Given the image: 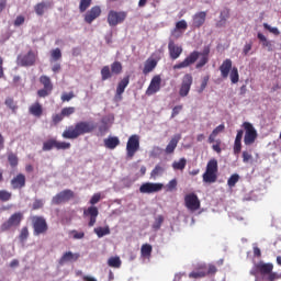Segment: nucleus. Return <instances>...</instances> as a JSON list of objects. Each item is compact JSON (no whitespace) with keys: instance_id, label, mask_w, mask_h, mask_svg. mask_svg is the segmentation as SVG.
<instances>
[{"instance_id":"nucleus-39","label":"nucleus","mask_w":281,"mask_h":281,"mask_svg":"<svg viewBox=\"0 0 281 281\" xmlns=\"http://www.w3.org/2000/svg\"><path fill=\"white\" fill-rule=\"evenodd\" d=\"M12 200V192L8 191V190H0V201H2V203H8V201Z\"/></svg>"},{"instance_id":"nucleus-31","label":"nucleus","mask_w":281,"mask_h":281,"mask_svg":"<svg viewBox=\"0 0 281 281\" xmlns=\"http://www.w3.org/2000/svg\"><path fill=\"white\" fill-rule=\"evenodd\" d=\"M151 254H153V246L150 244H144L140 247V256L143 258H150Z\"/></svg>"},{"instance_id":"nucleus-2","label":"nucleus","mask_w":281,"mask_h":281,"mask_svg":"<svg viewBox=\"0 0 281 281\" xmlns=\"http://www.w3.org/2000/svg\"><path fill=\"white\" fill-rule=\"evenodd\" d=\"M250 276H261L262 280L266 281H276L281 278L278 272H273V263H266L265 261L255 263L250 270Z\"/></svg>"},{"instance_id":"nucleus-8","label":"nucleus","mask_w":281,"mask_h":281,"mask_svg":"<svg viewBox=\"0 0 281 281\" xmlns=\"http://www.w3.org/2000/svg\"><path fill=\"white\" fill-rule=\"evenodd\" d=\"M23 221V213L22 212H15L13 213L7 222H4L0 229L1 232H10L12 227H19L21 225V222Z\"/></svg>"},{"instance_id":"nucleus-20","label":"nucleus","mask_w":281,"mask_h":281,"mask_svg":"<svg viewBox=\"0 0 281 281\" xmlns=\"http://www.w3.org/2000/svg\"><path fill=\"white\" fill-rule=\"evenodd\" d=\"M69 199H71V190H64L53 196L52 205H60L63 203H67Z\"/></svg>"},{"instance_id":"nucleus-26","label":"nucleus","mask_w":281,"mask_h":281,"mask_svg":"<svg viewBox=\"0 0 281 281\" xmlns=\"http://www.w3.org/2000/svg\"><path fill=\"white\" fill-rule=\"evenodd\" d=\"M181 139V135H176L173 136L170 142L168 143L165 153L167 155H172V153H175V150L177 149V146L179 144V140Z\"/></svg>"},{"instance_id":"nucleus-34","label":"nucleus","mask_w":281,"mask_h":281,"mask_svg":"<svg viewBox=\"0 0 281 281\" xmlns=\"http://www.w3.org/2000/svg\"><path fill=\"white\" fill-rule=\"evenodd\" d=\"M108 266L113 269H120L122 267V260L120 257H110L108 260Z\"/></svg>"},{"instance_id":"nucleus-55","label":"nucleus","mask_w":281,"mask_h":281,"mask_svg":"<svg viewBox=\"0 0 281 281\" xmlns=\"http://www.w3.org/2000/svg\"><path fill=\"white\" fill-rule=\"evenodd\" d=\"M4 104L9 106L12 111H15L16 109V103H14V99L12 98H7Z\"/></svg>"},{"instance_id":"nucleus-42","label":"nucleus","mask_w":281,"mask_h":281,"mask_svg":"<svg viewBox=\"0 0 281 281\" xmlns=\"http://www.w3.org/2000/svg\"><path fill=\"white\" fill-rule=\"evenodd\" d=\"M205 276H207V272L205 270H198L189 273V278H193L194 280L199 278H205Z\"/></svg>"},{"instance_id":"nucleus-21","label":"nucleus","mask_w":281,"mask_h":281,"mask_svg":"<svg viewBox=\"0 0 281 281\" xmlns=\"http://www.w3.org/2000/svg\"><path fill=\"white\" fill-rule=\"evenodd\" d=\"M168 52L171 60H177L183 54V47L177 45L172 40H169Z\"/></svg>"},{"instance_id":"nucleus-22","label":"nucleus","mask_w":281,"mask_h":281,"mask_svg":"<svg viewBox=\"0 0 281 281\" xmlns=\"http://www.w3.org/2000/svg\"><path fill=\"white\" fill-rule=\"evenodd\" d=\"M98 214H100V211H98V206H89L87 210L83 211V216H89L90 221L88 223L89 227H93L98 221Z\"/></svg>"},{"instance_id":"nucleus-16","label":"nucleus","mask_w":281,"mask_h":281,"mask_svg":"<svg viewBox=\"0 0 281 281\" xmlns=\"http://www.w3.org/2000/svg\"><path fill=\"white\" fill-rule=\"evenodd\" d=\"M18 65L21 67H32L36 65V54L33 50H29L25 55L18 56Z\"/></svg>"},{"instance_id":"nucleus-4","label":"nucleus","mask_w":281,"mask_h":281,"mask_svg":"<svg viewBox=\"0 0 281 281\" xmlns=\"http://www.w3.org/2000/svg\"><path fill=\"white\" fill-rule=\"evenodd\" d=\"M123 66L121 61H113L111 66H103L101 69V80L104 82L113 78V76H120L123 71Z\"/></svg>"},{"instance_id":"nucleus-61","label":"nucleus","mask_w":281,"mask_h":281,"mask_svg":"<svg viewBox=\"0 0 281 281\" xmlns=\"http://www.w3.org/2000/svg\"><path fill=\"white\" fill-rule=\"evenodd\" d=\"M72 238L77 240L85 238V232L72 231Z\"/></svg>"},{"instance_id":"nucleus-12","label":"nucleus","mask_w":281,"mask_h":281,"mask_svg":"<svg viewBox=\"0 0 281 281\" xmlns=\"http://www.w3.org/2000/svg\"><path fill=\"white\" fill-rule=\"evenodd\" d=\"M40 82L44 88L37 91V95L38 98H47V95L54 91V83H52V79L45 75L40 77Z\"/></svg>"},{"instance_id":"nucleus-53","label":"nucleus","mask_w":281,"mask_h":281,"mask_svg":"<svg viewBox=\"0 0 281 281\" xmlns=\"http://www.w3.org/2000/svg\"><path fill=\"white\" fill-rule=\"evenodd\" d=\"M23 23H25V16L23 15H18L13 22V25L15 27H21V25H23Z\"/></svg>"},{"instance_id":"nucleus-56","label":"nucleus","mask_w":281,"mask_h":281,"mask_svg":"<svg viewBox=\"0 0 281 281\" xmlns=\"http://www.w3.org/2000/svg\"><path fill=\"white\" fill-rule=\"evenodd\" d=\"M71 260V251L66 252L60 259L59 265H65V262H69Z\"/></svg>"},{"instance_id":"nucleus-3","label":"nucleus","mask_w":281,"mask_h":281,"mask_svg":"<svg viewBox=\"0 0 281 281\" xmlns=\"http://www.w3.org/2000/svg\"><path fill=\"white\" fill-rule=\"evenodd\" d=\"M202 179L204 183H216V179H218V160L214 158L209 160Z\"/></svg>"},{"instance_id":"nucleus-43","label":"nucleus","mask_w":281,"mask_h":281,"mask_svg":"<svg viewBox=\"0 0 281 281\" xmlns=\"http://www.w3.org/2000/svg\"><path fill=\"white\" fill-rule=\"evenodd\" d=\"M161 225H164V217L162 215H158L153 224V229H155V232H158V229H161Z\"/></svg>"},{"instance_id":"nucleus-13","label":"nucleus","mask_w":281,"mask_h":281,"mask_svg":"<svg viewBox=\"0 0 281 281\" xmlns=\"http://www.w3.org/2000/svg\"><path fill=\"white\" fill-rule=\"evenodd\" d=\"M137 150H139V136L132 135L126 144V159H133Z\"/></svg>"},{"instance_id":"nucleus-47","label":"nucleus","mask_w":281,"mask_h":281,"mask_svg":"<svg viewBox=\"0 0 281 281\" xmlns=\"http://www.w3.org/2000/svg\"><path fill=\"white\" fill-rule=\"evenodd\" d=\"M243 157V162L244 164H249V161H251V159H254V156L251 155V151L248 150H244L241 154Z\"/></svg>"},{"instance_id":"nucleus-17","label":"nucleus","mask_w":281,"mask_h":281,"mask_svg":"<svg viewBox=\"0 0 281 281\" xmlns=\"http://www.w3.org/2000/svg\"><path fill=\"white\" fill-rule=\"evenodd\" d=\"M164 190L162 183L145 182L139 187L140 194H153L155 192H161Z\"/></svg>"},{"instance_id":"nucleus-33","label":"nucleus","mask_w":281,"mask_h":281,"mask_svg":"<svg viewBox=\"0 0 281 281\" xmlns=\"http://www.w3.org/2000/svg\"><path fill=\"white\" fill-rule=\"evenodd\" d=\"M94 234H97L98 238H103V236H109V234H111V228H109V226H100L94 228Z\"/></svg>"},{"instance_id":"nucleus-50","label":"nucleus","mask_w":281,"mask_h":281,"mask_svg":"<svg viewBox=\"0 0 281 281\" xmlns=\"http://www.w3.org/2000/svg\"><path fill=\"white\" fill-rule=\"evenodd\" d=\"M240 150H243V142L235 140L233 146L234 155H240Z\"/></svg>"},{"instance_id":"nucleus-6","label":"nucleus","mask_w":281,"mask_h":281,"mask_svg":"<svg viewBox=\"0 0 281 281\" xmlns=\"http://www.w3.org/2000/svg\"><path fill=\"white\" fill-rule=\"evenodd\" d=\"M241 126L245 131V135H244L245 146H254V144H256V139H258V131H256V127H254V124L249 122H244Z\"/></svg>"},{"instance_id":"nucleus-37","label":"nucleus","mask_w":281,"mask_h":281,"mask_svg":"<svg viewBox=\"0 0 281 281\" xmlns=\"http://www.w3.org/2000/svg\"><path fill=\"white\" fill-rule=\"evenodd\" d=\"M8 161L11 166V168H16L19 166V156L14 153H9L8 154Z\"/></svg>"},{"instance_id":"nucleus-11","label":"nucleus","mask_w":281,"mask_h":281,"mask_svg":"<svg viewBox=\"0 0 281 281\" xmlns=\"http://www.w3.org/2000/svg\"><path fill=\"white\" fill-rule=\"evenodd\" d=\"M194 82V78L191 74H186L182 77L179 95L180 98H188L190 95V90L192 89V83Z\"/></svg>"},{"instance_id":"nucleus-10","label":"nucleus","mask_w":281,"mask_h":281,"mask_svg":"<svg viewBox=\"0 0 281 281\" xmlns=\"http://www.w3.org/2000/svg\"><path fill=\"white\" fill-rule=\"evenodd\" d=\"M126 16H128V13L126 11H114L111 10L108 13V23L110 27H115V25H120V23H124L126 21Z\"/></svg>"},{"instance_id":"nucleus-45","label":"nucleus","mask_w":281,"mask_h":281,"mask_svg":"<svg viewBox=\"0 0 281 281\" xmlns=\"http://www.w3.org/2000/svg\"><path fill=\"white\" fill-rule=\"evenodd\" d=\"M101 200H102V193L98 192L92 195L89 203L91 206H94L97 205V203H100Z\"/></svg>"},{"instance_id":"nucleus-63","label":"nucleus","mask_w":281,"mask_h":281,"mask_svg":"<svg viewBox=\"0 0 281 281\" xmlns=\"http://www.w3.org/2000/svg\"><path fill=\"white\" fill-rule=\"evenodd\" d=\"M61 117H69L71 115V108H64L60 112Z\"/></svg>"},{"instance_id":"nucleus-59","label":"nucleus","mask_w":281,"mask_h":281,"mask_svg":"<svg viewBox=\"0 0 281 281\" xmlns=\"http://www.w3.org/2000/svg\"><path fill=\"white\" fill-rule=\"evenodd\" d=\"M181 111H183V105H176L172 109L171 117H177V115H179V113H181Z\"/></svg>"},{"instance_id":"nucleus-57","label":"nucleus","mask_w":281,"mask_h":281,"mask_svg":"<svg viewBox=\"0 0 281 281\" xmlns=\"http://www.w3.org/2000/svg\"><path fill=\"white\" fill-rule=\"evenodd\" d=\"M44 205H45V204L43 203V200L36 199V200L33 202L32 210H41V209H43Z\"/></svg>"},{"instance_id":"nucleus-46","label":"nucleus","mask_w":281,"mask_h":281,"mask_svg":"<svg viewBox=\"0 0 281 281\" xmlns=\"http://www.w3.org/2000/svg\"><path fill=\"white\" fill-rule=\"evenodd\" d=\"M50 58L53 60H60L63 58V53L60 52V48H55L50 52Z\"/></svg>"},{"instance_id":"nucleus-48","label":"nucleus","mask_w":281,"mask_h":281,"mask_svg":"<svg viewBox=\"0 0 281 281\" xmlns=\"http://www.w3.org/2000/svg\"><path fill=\"white\" fill-rule=\"evenodd\" d=\"M263 27L265 30H268V32H270L271 34H274V36H280V30H278V27H273L267 23H263Z\"/></svg>"},{"instance_id":"nucleus-52","label":"nucleus","mask_w":281,"mask_h":281,"mask_svg":"<svg viewBox=\"0 0 281 281\" xmlns=\"http://www.w3.org/2000/svg\"><path fill=\"white\" fill-rule=\"evenodd\" d=\"M254 47V42H248L244 45V48H243V55L244 56H248L249 55V52L251 50V48Z\"/></svg>"},{"instance_id":"nucleus-23","label":"nucleus","mask_w":281,"mask_h":281,"mask_svg":"<svg viewBox=\"0 0 281 281\" xmlns=\"http://www.w3.org/2000/svg\"><path fill=\"white\" fill-rule=\"evenodd\" d=\"M25 175L18 173L13 179L11 180V188L12 190H23L25 188Z\"/></svg>"},{"instance_id":"nucleus-54","label":"nucleus","mask_w":281,"mask_h":281,"mask_svg":"<svg viewBox=\"0 0 281 281\" xmlns=\"http://www.w3.org/2000/svg\"><path fill=\"white\" fill-rule=\"evenodd\" d=\"M63 120H65L64 119V116H63V114L61 113H59V114H53L52 115V122H53V124L56 126V124H59V122H63Z\"/></svg>"},{"instance_id":"nucleus-29","label":"nucleus","mask_w":281,"mask_h":281,"mask_svg":"<svg viewBox=\"0 0 281 281\" xmlns=\"http://www.w3.org/2000/svg\"><path fill=\"white\" fill-rule=\"evenodd\" d=\"M103 142L105 148H109L110 150H115V148H117V145L120 144V138L117 136H109Z\"/></svg>"},{"instance_id":"nucleus-28","label":"nucleus","mask_w":281,"mask_h":281,"mask_svg":"<svg viewBox=\"0 0 281 281\" xmlns=\"http://www.w3.org/2000/svg\"><path fill=\"white\" fill-rule=\"evenodd\" d=\"M52 5H54V3L50 1L40 2L34 7L35 13L37 16H43V14H45V10H47V8H52Z\"/></svg>"},{"instance_id":"nucleus-58","label":"nucleus","mask_w":281,"mask_h":281,"mask_svg":"<svg viewBox=\"0 0 281 281\" xmlns=\"http://www.w3.org/2000/svg\"><path fill=\"white\" fill-rule=\"evenodd\" d=\"M176 30H188V22H186V20L177 22Z\"/></svg>"},{"instance_id":"nucleus-36","label":"nucleus","mask_w":281,"mask_h":281,"mask_svg":"<svg viewBox=\"0 0 281 281\" xmlns=\"http://www.w3.org/2000/svg\"><path fill=\"white\" fill-rule=\"evenodd\" d=\"M27 238H30V228H27V226H23L19 235V240L20 243H25Z\"/></svg>"},{"instance_id":"nucleus-1","label":"nucleus","mask_w":281,"mask_h":281,"mask_svg":"<svg viewBox=\"0 0 281 281\" xmlns=\"http://www.w3.org/2000/svg\"><path fill=\"white\" fill-rule=\"evenodd\" d=\"M210 50H205L204 53H199L198 50H193L192 53L189 54V56H187L184 58L183 61L173 65V69H186L188 67H190V65H194V63H196V60H199V57L201 56L200 60L198 61V64L195 65L196 69H202V67H205V65H207V63H210V57H209Z\"/></svg>"},{"instance_id":"nucleus-44","label":"nucleus","mask_w":281,"mask_h":281,"mask_svg":"<svg viewBox=\"0 0 281 281\" xmlns=\"http://www.w3.org/2000/svg\"><path fill=\"white\" fill-rule=\"evenodd\" d=\"M91 7V0H80L79 10L80 12H87Z\"/></svg>"},{"instance_id":"nucleus-32","label":"nucleus","mask_w":281,"mask_h":281,"mask_svg":"<svg viewBox=\"0 0 281 281\" xmlns=\"http://www.w3.org/2000/svg\"><path fill=\"white\" fill-rule=\"evenodd\" d=\"M186 166H188V160L186 158H180L178 161L172 162L173 170H186Z\"/></svg>"},{"instance_id":"nucleus-24","label":"nucleus","mask_w":281,"mask_h":281,"mask_svg":"<svg viewBox=\"0 0 281 281\" xmlns=\"http://www.w3.org/2000/svg\"><path fill=\"white\" fill-rule=\"evenodd\" d=\"M205 19H207V13L205 11H200L193 15V23L192 26L196 27H203L205 24Z\"/></svg>"},{"instance_id":"nucleus-35","label":"nucleus","mask_w":281,"mask_h":281,"mask_svg":"<svg viewBox=\"0 0 281 281\" xmlns=\"http://www.w3.org/2000/svg\"><path fill=\"white\" fill-rule=\"evenodd\" d=\"M229 78L233 85H237L238 80H240V75L238 74V68L233 67L229 74Z\"/></svg>"},{"instance_id":"nucleus-51","label":"nucleus","mask_w":281,"mask_h":281,"mask_svg":"<svg viewBox=\"0 0 281 281\" xmlns=\"http://www.w3.org/2000/svg\"><path fill=\"white\" fill-rule=\"evenodd\" d=\"M207 82H210V76L203 77L201 82L200 89L198 90L199 93H203L207 87Z\"/></svg>"},{"instance_id":"nucleus-14","label":"nucleus","mask_w":281,"mask_h":281,"mask_svg":"<svg viewBox=\"0 0 281 281\" xmlns=\"http://www.w3.org/2000/svg\"><path fill=\"white\" fill-rule=\"evenodd\" d=\"M184 205L191 212H196V210H201V200L195 193H189L184 196Z\"/></svg>"},{"instance_id":"nucleus-27","label":"nucleus","mask_w":281,"mask_h":281,"mask_svg":"<svg viewBox=\"0 0 281 281\" xmlns=\"http://www.w3.org/2000/svg\"><path fill=\"white\" fill-rule=\"evenodd\" d=\"M232 59H225L222 65L220 66V71L222 78H228L229 77V71H232Z\"/></svg>"},{"instance_id":"nucleus-60","label":"nucleus","mask_w":281,"mask_h":281,"mask_svg":"<svg viewBox=\"0 0 281 281\" xmlns=\"http://www.w3.org/2000/svg\"><path fill=\"white\" fill-rule=\"evenodd\" d=\"M218 271V269H216V266L214 265H209V269L206 271V276H215V273Z\"/></svg>"},{"instance_id":"nucleus-19","label":"nucleus","mask_w":281,"mask_h":281,"mask_svg":"<svg viewBox=\"0 0 281 281\" xmlns=\"http://www.w3.org/2000/svg\"><path fill=\"white\" fill-rule=\"evenodd\" d=\"M158 91H161V76L155 75L146 90V95H155Z\"/></svg>"},{"instance_id":"nucleus-64","label":"nucleus","mask_w":281,"mask_h":281,"mask_svg":"<svg viewBox=\"0 0 281 281\" xmlns=\"http://www.w3.org/2000/svg\"><path fill=\"white\" fill-rule=\"evenodd\" d=\"M243 135H245V131L238 130L237 135L235 137V142H243Z\"/></svg>"},{"instance_id":"nucleus-9","label":"nucleus","mask_w":281,"mask_h":281,"mask_svg":"<svg viewBox=\"0 0 281 281\" xmlns=\"http://www.w3.org/2000/svg\"><path fill=\"white\" fill-rule=\"evenodd\" d=\"M53 148H56V150H67L71 148V144L66 142H58L55 138H50L43 143L42 150L48 151V150H53Z\"/></svg>"},{"instance_id":"nucleus-18","label":"nucleus","mask_w":281,"mask_h":281,"mask_svg":"<svg viewBox=\"0 0 281 281\" xmlns=\"http://www.w3.org/2000/svg\"><path fill=\"white\" fill-rule=\"evenodd\" d=\"M101 14L102 8H100V5H94L85 13L83 21L85 23H88V25H91V23H93L95 19H99Z\"/></svg>"},{"instance_id":"nucleus-5","label":"nucleus","mask_w":281,"mask_h":281,"mask_svg":"<svg viewBox=\"0 0 281 281\" xmlns=\"http://www.w3.org/2000/svg\"><path fill=\"white\" fill-rule=\"evenodd\" d=\"M31 223L33 227V236H41L43 234H47L49 231V225H47V220H45L43 216H32Z\"/></svg>"},{"instance_id":"nucleus-15","label":"nucleus","mask_w":281,"mask_h":281,"mask_svg":"<svg viewBox=\"0 0 281 281\" xmlns=\"http://www.w3.org/2000/svg\"><path fill=\"white\" fill-rule=\"evenodd\" d=\"M131 82V76H125L121 81H119L116 86V91L114 94V102H122L124 95V91H126V87H128Z\"/></svg>"},{"instance_id":"nucleus-49","label":"nucleus","mask_w":281,"mask_h":281,"mask_svg":"<svg viewBox=\"0 0 281 281\" xmlns=\"http://www.w3.org/2000/svg\"><path fill=\"white\" fill-rule=\"evenodd\" d=\"M177 186H178L177 179L170 180L169 183L166 186L167 192H175V190H177Z\"/></svg>"},{"instance_id":"nucleus-40","label":"nucleus","mask_w":281,"mask_h":281,"mask_svg":"<svg viewBox=\"0 0 281 281\" xmlns=\"http://www.w3.org/2000/svg\"><path fill=\"white\" fill-rule=\"evenodd\" d=\"M257 38H259L262 47H268V49H271V42L267 40V36H265V34L258 33Z\"/></svg>"},{"instance_id":"nucleus-30","label":"nucleus","mask_w":281,"mask_h":281,"mask_svg":"<svg viewBox=\"0 0 281 281\" xmlns=\"http://www.w3.org/2000/svg\"><path fill=\"white\" fill-rule=\"evenodd\" d=\"M29 112L31 115H34V117H41V115H43V105L35 102L29 108Z\"/></svg>"},{"instance_id":"nucleus-38","label":"nucleus","mask_w":281,"mask_h":281,"mask_svg":"<svg viewBox=\"0 0 281 281\" xmlns=\"http://www.w3.org/2000/svg\"><path fill=\"white\" fill-rule=\"evenodd\" d=\"M165 170L166 169L161 165H156L155 168L150 172L151 179H157V177H159V175H164Z\"/></svg>"},{"instance_id":"nucleus-62","label":"nucleus","mask_w":281,"mask_h":281,"mask_svg":"<svg viewBox=\"0 0 281 281\" xmlns=\"http://www.w3.org/2000/svg\"><path fill=\"white\" fill-rule=\"evenodd\" d=\"M223 131H225V124L218 125L216 128H214V130L212 131V134L215 135V136H217L218 133H223Z\"/></svg>"},{"instance_id":"nucleus-41","label":"nucleus","mask_w":281,"mask_h":281,"mask_svg":"<svg viewBox=\"0 0 281 281\" xmlns=\"http://www.w3.org/2000/svg\"><path fill=\"white\" fill-rule=\"evenodd\" d=\"M238 181H240V176H238V173H234L228 178L227 186L229 188H234Z\"/></svg>"},{"instance_id":"nucleus-25","label":"nucleus","mask_w":281,"mask_h":281,"mask_svg":"<svg viewBox=\"0 0 281 281\" xmlns=\"http://www.w3.org/2000/svg\"><path fill=\"white\" fill-rule=\"evenodd\" d=\"M157 64H158L157 59L153 57L147 58L143 68L144 76H148V74L155 71Z\"/></svg>"},{"instance_id":"nucleus-7","label":"nucleus","mask_w":281,"mask_h":281,"mask_svg":"<svg viewBox=\"0 0 281 281\" xmlns=\"http://www.w3.org/2000/svg\"><path fill=\"white\" fill-rule=\"evenodd\" d=\"M93 131H95V124L93 122H79L71 131V139H76V137H80V135H86L87 133H93Z\"/></svg>"}]
</instances>
